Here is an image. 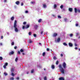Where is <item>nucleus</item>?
<instances>
[{
    "instance_id": "1",
    "label": "nucleus",
    "mask_w": 80,
    "mask_h": 80,
    "mask_svg": "<svg viewBox=\"0 0 80 80\" xmlns=\"http://www.w3.org/2000/svg\"><path fill=\"white\" fill-rule=\"evenodd\" d=\"M17 20H15L14 24V31L15 32H18V29L17 28Z\"/></svg>"
},
{
    "instance_id": "2",
    "label": "nucleus",
    "mask_w": 80,
    "mask_h": 80,
    "mask_svg": "<svg viewBox=\"0 0 80 80\" xmlns=\"http://www.w3.org/2000/svg\"><path fill=\"white\" fill-rule=\"evenodd\" d=\"M59 67L60 68V72L62 73H63V74L64 73V72H65V70H64L63 68H62V65H59Z\"/></svg>"
},
{
    "instance_id": "3",
    "label": "nucleus",
    "mask_w": 80,
    "mask_h": 80,
    "mask_svg": "<svg viewBox=\"0 0 80 80\" xmlns=\"http://www.w3.org/2000/svg\"><path fill=\"white\" fill-rule=\"evenodd\" d=\"M29 27H30L29 24H28L26 25V27L24 26H22V29H24V28H29Z\"/></svg>"
},
{
    "instance_id": "4",
    "label": "nucleus",
    "mask_w": 80,
    "mask_h": 80,
    "mask_svg": "<svg viewBox=\"0 0 80 80\" xmlns=\"http://www.w3.org/2000/svg\"><path fill=\"white\" fill-rule=\"evenodd\" d=\"M8 65V63L7 62H6L5 63V65L3 66V68H4L5 69H6V67H7V65Z\"/></svg>"
},
{
    "instance_id": "5",
    "label": "nucleus",
    "mask_w": 80,
    "mask_h": 80,
    "mask_svg": "<svg viewBox=\"0 0 80 80\" xmlns=\"http://www.w3.org/2000/svg\"><path fill=\"white\" fill-rule=\"evenodd\" d=\"M42 5H43V8H47V5H46L45 4H43Z\"/></svg>"
},
{
    "instance_id": "6",
    "label": "nucleus",
    "mask_w": 80,
    "mask_h": 80,
    "mask_svg": "<svg viewBox=\"0 0 80 80\" xmlns=\"http://www.w3.org/2000/svg\"><path fill=\"white\" fill-rule=\"evenodd\" d=\"M62 66L63 68H65L66 67V63L65 62H63L62 64Z\"/></svg>"
},
{
    "instance_id": "7",
    "label": "nucleus",
    "mask_w": 80,
    "mask_h": 80,
    "mask_svg": "<svg viewBox=\"0 0 80 80\" xmlns=\"http://www.w3.org/2000/svg\"><path fill=\"white\" fill-rule=\"evenodd\" d=\"M68 45L69 47H72L73 46V44L71 42H69Z\"/></svg>"
},
{
    "instance_id": "8",
    "label": "nucleus",
    "mask_w": 80,
    "mask_h": 80,
    "mask_svg": "<svg viewBox=\"0 0 80 80\" xmlns=\"http://www.w3.org/2000/svg\"><path fill=\"white\" fill-rule=\"evenodd\" d=\"M56 36H57V33H54L53 35V36L54 37H56Z\"/></svg>"
},
{
    "instance_id": "9",
    "label": "nucleus",
    "mask_w": 80,
    "mask_h": 80,
    "mask_svg": "<svg viewBox=\"0 0 80 80\" xmlns=\"http://www.w3.org/2000/svg\"><path fill=\"white\" fill-rule=\"evenodd\" d=\"M14 68H12V69H11V72H13L14 71Z\"/></svg>"
},
{
    "instance_id": "10",
    "label": "nucleus",
    "mask_w": 80,
    "mask_h": 80,
    "mask_svg": "<svg viewBox=\"0 0 80 80\" xmlns=\"http://www.w3.org/2000/svg\"><path fill=\"white\" fill-rule=\"evenodd\" d=\"M59 80H65V79H64V78L62 77L59 78Z\"/></svg>"
},
{
    "instance_id": "11",
    "label": "nucleus",
    "mask_w": 80,
    "mask_h": 80,
    "mask_svg": "<svg viewBox=\"0 0 80 80\" xmlns=\"http://www.w3.org/2000/svg\"><path fill=\"white\" fill-rule=\"evenodd\" d=\"M15 3L16 5H19V3H20V2L19 1H17Z\"/></svg>"
},
{
    "instance_id": "12",
    "label": "nucleus",
    "mask_w": 80,
    "mask_h": 80,
    "mask_svg": "<svg viewBox=\"0 0 80 80\" xmlns=\"http://www.w3.org/2000/svg\"><path fill=\"white\" fill-rule=\"evenodd\" d=\"M68 10L70 12H72V8H69Z\"/></svg>"
},
{
    "instance_id": "13",
    "label": "nucleus",
    "mask_w": 80,
    "mask_h": 80,
    "mask_svg": "<svg viewBox=\"0 0 80 80\" xmlns=\"http://www.w3.org/2000/svg\"><path fill=\"white\" fill-rule=\"evenodd\" d=\"M14 52H13L12 51L11 52H10L9 53V55H13V54Z\"/></svg>"
},
{
    "instance_id": "14",
    "label": "nucleus",
    "mask_w": 80,
    "mask_h": 80,
    "mask_svg": "<svg viewBox=\"0 0 80 80\" xmlns=\"http://www.w3.org/2000/svg\"><path fill=\"white\" fill-rule=\"evenodd\" d=\"M31 73H34V69H32L31 71Z\"/></svg>"
},
{
    "instance_id": "15",
    "label": "nucleus",
    "mask_w": 80,
    "mask_h": 80,
    "mask_svg": "<svg viewBox=\"0 0 80 80\" xmlns=\"http://www.w3.org/2000/svg\"><path fill=\"white\" fill-rule=\"evenodd\" d=\"M60 41V38H58L57 40V42H59Z\"/></svg>"
},
{
    "instance_id": "16",
    "label": "nucleus",
    "mask_w": 80,
    "mask_h": 80,
    "mask_svg": "<svg viewBox=\"0 0 80 80\" xmlns=\"http://www.w3.org/2000/svg\"><path fill=\"white\" fill-rule=\"evenodd\" d=\"M51 67L52 69H54L55 68V66L53 65H52L51 66Z\"/></svg>"
},
{
    "instance_id": "17",
    "label": "nucleus",
    "mask_w": 80,
    "mask_h": 80,
    "mask_svg": "<svg viewBox=\"0 0 80 80\" xmlns=\"http://www.w3.org/2000/svg\"><path fill=\"white\" fill-rule=\"evenodd\" d=\"M31 4H34V3H35V2L34 1H32L31 2Z\"/></svg>"
},
{
    "instance_id": "18",
    "label": "nucleus",
    "mask_w": 80,
    "mask_h": 80,
    "mask_svg": "<svg viewBox=\"0 0 80 80\" xmlns=\"http://www.w3.org/2000/svg\"><path fill=\"white\" fill-rule=\"evenodd\" d=\"M33 42L32 41V40H29V43H32Z\"/></svg>"
},
{
    "instance_id": "19",
    "label": "nucleus",
    "mask_w": 80,
    "mask_h": 80,
    "mask_svg": "<svg viewBox=\"0 0 80 80\" xmlns=\"http://www.w3.org/2000/svg\"><path fill=\"white\" fill-rule=\"evenodd\" d=\"M74 11H75V13H77V9H76V8H74Z\"/></svg>"
},
{
    "instance_id": "20",
    "label": "nucleus",
    "mask_w": 80,
    "mask_h": 80,
    "mask_svg": "<svg viewBox=\"0 0 80 80\" xmlns=\"http://www.w3.org/2000/svg\"><path fill=\"white\" fill-rule=\"evenodd\" d=\"M58 18H61L62 17H61V16H60V15H58Z\"/></svg>"
},
{
    "instance_id": "21",
    "label": "nucleus",
    "mask_w": 80,
    "mask_h": 80,
    "mask_svg": "<svg viewBox=\"0 0 80 80\" xmlns=\"http://www.w3.org/2000/svg\"><path fill=\"white\" fill-rule=\"evenodd\" d=\"M64 21H65V22H67V20H68V19H67V18H64Z\"/></svg>"
},
{
    "instance_id": "22",
    "label": "nucleus",
    "mask_w": 80,
    "mask_h": 80,
    "mask_svg": "<svg viewBox=\"0 0 80 80\" xmlns=\"http://www.w3.org/2000/svg\"><path fill=\"white\" fill-rule=\"evenodd\" d=\"M54 8H57V5L54 4Z\"/></svg>"
},
{
    "instance_id": "23",
    "label": "nucleus",
    "mask_w": 80,
    "mask_h": 80,
    "mask_svg": "<svg viewBox=\"0 0 80 80\" xmlns=\"http://www.w3.org/2000/svg\"><path fill=\"white\" fill-rule=\"evenodd\" d=\"M63 45H65V46H67V43L65 42L63 43Z\"/></svg>"
},
{
    "instance_id": "24",
    "label": "nucleus",
    "mask_w": 80,
    "mask_h": 80,
    "mask_svg": "<svg viewBox=\"0 0 80 80\" xmlns=\"http://www.w3.org/2000/svg\"><path fill=\"white\" fill-rule=\"evenodd\" d=\"M21 52H24V50L22 49H21L20 50Z\"/></svg>"
},
{
    "instance_id": "25",
    "label": "nucleus",
    "mask_w": 80,
    "mask_h": 80,
    "mask_svg": "<svg viewBox=\"0 0 80 80\" xmlns=\"http://www.w3.org/2000/svg\"><path fill=\"white\" fill-rule=\"evenodd\" d=\"M15 62H17L18 61V58H16L15 59Z\"/></svg>"
},
{
    "instance_id": "26",
    "label": "nucleus",
    "mask_w": 80,
    "mask_h": 80,
    "mask_svg": "<svg viewBox=\"0 0 80 80\" xmlns=\"http://www.w3.org/2000/svg\"><path fill=\"white\" fill-rule=\"evenodd\" d=\"M10 79L11 80H14V78H13V77H11L10 78Z\"/></svg>"
},
{
    "instance_id": "27",
    "label": "nucleus",
    "mask_w": 80,
    "mask_h": 80,
    "mask_svg": "<svg viewBox=\"0 0 80 80\" xmlns=\"http://www.w3.org/2000/svg\"><path fill=\"white\" fill-rule=\"evenodd\" d=\"M14 19V17H12L11 18V20H13V19Z\"/></svg>"
},
{
    "instance_id": "28",
    "label": "nucleus",
    "mask_w": 80,
    "mask_h": 80,
    "mask_svg": "<svg viewBox=\"0 0 80 80\" xmlns=\"http://www.w3.org/2000/svg\"><path fill=\"white\" fill-rule=\"evenodd\" d=\"M4 74L5 75V76H7V75H8L7 73L6 72H5L4 73Z\"/></svg>"
},
{
    "instance_id": "29",
    "label": "nucleus",
    "mask_w": 80,
    "mask_h": 80,
    "mask_svg": "<svg viewBox=\"0 0 80 80\" xmlns=\"http://www.w3.org/2000/svg\"><path fill=\"white\" fill-rule=\"evenodd\" d=\"M41 21H42V19H40L38 20V22H39V23H40V22H41Z\"/></svg>"
},
{
    "instance_id": "30",
    "label": "nucleus",
    "mask_w": 80,
    "mask_h": 80,
    "mask_svg": "<svg viewBox=\"0 0 80 80\" xmlns=\"http://www.w3.org/2000/svg\"><path fill=\"white\" fill-rule=\"evenodd\" d=\"M11 75H12V76L13 77H14V76H15V75H14V74L13 73H11Z\"/></svg>"
},
{
    "instance_id": "31",
    "label": "nucleus",
    "mask_w": 80,
    "mask_h": 80,
    "mask_svg": "<svg viewBox=\"0 0 80 80\" xmlns=\"http://www.w3.org/2000/svg\"><path fill=\"white\" fill-rule=\"evenodd\" d=\"M63 5H61L60 7L61 8H63Z\"/></svg>"
},
{
    "instance_id": "32",
    "label": "nucleus",
    "mask_w": 80,
    "mask_h": 80,
    "mask_svg": "<svg viewBox=\"0 0 80 80\" xmlns=\"http://www.w3.org/2000/svg\"><path fill=\"white\" fill-rule=\"evenodd\" d=\"M53 58L54 60H56L57 59V58H56V57H55V56H54Z\"/></svg>"
},
{
    "instance_id": "33",
    "label": "nucleus",
    "mask_w": 80,
    "mask_h": 80,
    "mask_svg": "<svg viewBox=\"0 0 80 80\" xmlns=\"http://www.w3.org/2000/svg\"><path fill=\"white\" fill-rule=\"evenodd\" d=\"M56 65H58V61H57L56 62Z\"/></svg>"
},
{
    "instance_id": "34",
    "label": "nucleus",
    "mask_w": 80,
    "mask_h": 80,
    "mask_svg": "<svg viewBox=\"0 0 80 80\" xmlns=\"http://www.w3.org/2000/svg\"><path fill=\"white\" fill-rule=\"evenodd\" d=\"M44 80H47V77H45L44 78Z\"/></svg>"
},
{
    "instance_id": "35",
    "label": "nucleus",
    "mask_w": 80,
    "mask_h": 80,
    "mask_svg": "<svg viewBox=\"0 0 80 80\" xmlns=\"http://www.w3.org/2000/svg\"><path fill=\"white\" fill-rule=\"evenodd\" d=\"M69 36L70 37H72V36H73V34H71L69 35Z\"/></svg>"
},
{
    "instance_id": "36",
    "label": "nucleus",
    "mask_w": 80,
    "mask_h": 80,
    "mask_svg": "<svg viewBox=\"0 0 80 80\" xmlns=\"http://www.w3.org/2000/svg\"><path fill=\"white\" fill-rule=\"evenodd\" d=\"M2 59H3V58H2V57H0V60H2Z\"/></svg>"
},
{
    "instance_id": "37",
    "label": "nucleus",
    "mask_w": 80,
    "mask_h": 80,
    "mask_svg": "<svg viewBox=\"0 0 80 80\" xmlns=\"http://www.w3.org/2000/svg\"><path fill=\"white\" fill-rule=\"evenodd\" d=\"M45 52H43V53H42V55L43 56H45Z\"/></svg>"
},
{
    "instance_id": "38",
    "label": "nucleus",
    "mask_w": 80,
    "mask_h": 80,
    "mask_svg": "<svg viewBox=\"0 0 80 80\" xmlns=\"http://www.w3.org/2000/svg\"><path fill=\"white\" fill-rule=\"evenodd\" d=\"M43 33V31H41V34H42Z\"/></svg>"
},
{
    "instance_id": "39",
    "label": "nucleus",
    "mask_w": 80,
    "mask_h": 80,
    "mask_svg": "<svg viewBox=\"0 0 80 80\" xmlns=\"http://www.w3.org/2000/svg\"><path fill=\"white\" fill-rule=\"evenodd\" d=\"M26 23H27V22H23V25H25V24H26Z\"/></svg>"
},
{
    "instance_id": "40",
    "label": "nucleus",
    "mask_w": 80,
    "mask_h": 80,
    "mask_svg": "<svg viewBox=\"0 0 80 80\" xmlns=\"http://www.w3.org/2000/svg\"><path fill=\"white\" fill-rule=\"evenodd\" d=\"M33 36L34 37H37V35L36 34H34Z\"/></svg>"
},
{
    "instance_id": "41",
    "label": "nucleus",
    "mask_w": 80,
    "mask_h": 80,
    "mask_svg": "<svg viewBox=\"0 0 80 80\" xmlns=\"http://www.w3.org/2000/svg\"><path fill=\"white\" fill-rule=\"evenodd\" d=\"M21 6H23V2H22L21 3Z\"/></svg>"
},
{
    "instance_id": "42",
    "label": "nucleus",
    "mask_w": 80,
    "mask_h": 80,
    "mask_svg": "<svg viewBox=\"0 0 80 80\" xmlns=\"http://www.w3.org/2000/svg\"><path fill=\"white\" fill-rule=\"evenodd\" d=\"M12 45H14V42H12Z\"/></svg>"
},
{
    "instance_id": "43",
    "label": "nucleus",
    "mask_w": 80,
    "mask_h": 80,
    "mask_svg": "<svg viewBox=\"0 0 80 80\" xmlns=\"http://www.w3.org/2000/svg\"><path fill=\"white\" fill-rule=\"evenodd\" d=\"M31 34H32V33H31V32H29V35H31Z\"/></svg>"
},
{
    "instance_id": "44",
    "label": "nucleus",
    "mask_w": 80,
    "mask_h": 80,
    "mask_svg": "<svg viewBox=\"0 0 80 80\" xmlns=\"http://www.w3.org/2000/svg\"><path fill=\"white\" fill-rule=\"evenodd\" d=\"M76 27H78V24H76Z\"/></svg>"
},
{
    "instance_id": "45",
    "label": "nucleus",
    "mask_w": 80,
    "mask_h": 80,
    "mask_svg": "<svg viewBox=\"0 0 80 80\" xmlns=\"http://www.w3.org/2000/svg\"><path fill=\"white\" fill-rule=\"evenodd\" d=\"M16 79H17V80H18L19 79V78L18 77H17Z\"/></svg>"
},
{
    "instance_id": "46",
    "label": "nucleus",
    "mask_w": 80,
    "mask_h": 80,
    "mask_svg": "<svg viewBox=\"0 0 80 80\" xmlns=\"http://www.w3.org/2000/svg\"><path fill=\"white\" fill-rule=\"evenodd\" d=\"M28 11H26L25 12V13H28Z\"/></svg>"
},
{
    "instance_id": "47",
    "label": "nucleus",
    "mask_w": 80,
    "mask_h": 80,
    "mask_svg": "<svg viewBox=\"0 0 80 80\" xmlns=\"http://www.w3.org/2000/svg\"><path fill=\"white\" fill-rule=\"evenodd\" d=\"M18 54H20V51H18Z\"/></svg>"
},
{
    "instance_id": "48",
    "label": "nucleus",
    "mask_w": 80,
    "mask_h": 80,
    "mask_svg": "<svg viewBox=\"0 0 80 80\" xmlns=\"http://www.w3.org/2000/svg\"><path fill=\"white\" fill-rule=\"evenodd\" d=\"M78 34H79V33H76V36H78Z\"/></svg>"
},
{
    "instance_id": "49",
    "label": "nucleus",
    "mask_w": 80,
    "mask_h": 80,
    "mask_svg": "<svg viewBox=\"0 0 80 80\" xmlns=\"http://www.w3.org/2000/svg\"><path fill=\"white\" fill-rule=\"evenodd\" d=\"M17 46H15L14 47V49H17Z\"/></svg>"
},
{
    "instance_id": "50",
    "label": "nucleus",
    "mask_w": 80,
    "mask_h": 80,
    "mask_svg": "<svg viewBox=\"0 0 80 80\" xmlns=\"http://www.w3.org/2000/svg\"><path fill=\"white\" fill-rule=\"evenodd\" d=\"M4 2H7V0H4Z\"/></svg>"
},
{
    "instance_id": "51",
    "label": "nucleus",
    "mask_w": 80,
    "mask_h": 80,
    "mask_svg": "<svg viewBox=\"0 0 80 80\" xmlns=\"http://www.w3.org/2000/svg\"><path fill=\"white\" fill-rule=\"evenodd\" d=\"M47 51H49V48H47Z\"/></svg>"
},
{
    "instance_id": "52",
    "label": "nucleus",
    "mask_w": 80,
    "mask_h": 80,
    "mask_svg": "<svg viewBox=\"0 0 80 80\" xmlns=\"http://www.w3.org/2000/svg\"><path fill=\"white\" fill-rule=\"evenodd\" d=\"M52 17H55V15H52Z\"/></svg>"
},
{
    "instance_id": "53",
    "label": "nucleus",
    "mask_w": 80,
    "mask_h": 80,
    "mask_svg": "<svg viewBox=\"0 0 80 80\" xmlns=\"http://www.w3.org/2000/svg\"><path fill=\"white\" fill-rule=\"evenodd\" d=\"M61 57H63V54H61Z\"/></svg>"
},
{
    "instance_id": "54",
    "label": "nucleus",
    "mask_w": 80,
    "mask_h": 80,
    "mask_svg": "<svg viewBox=\"0 0 80 80\" xmlns=\"http://www.w3.org/2000/svg\"><path fill=\"white\" fill-rule=\"evenodd\" d=\"M3 36H2L1 37V38L2 39H3Z\"/></svg>"
},
{
    "instance_id": "55",
    "label": "nucleus",
    "mask_w": 80,
    "mask_h": 80,
    "mask_svg": "<svg viewBox=\"0 0 80 80\" xmlns=\"http://www.w3.org/2000/svg\"><path fill=\"white\" fill-rule=\"evenodd\" d=\"M75 47H77V44H75Z\"/></svg>"
},
{
    "instance_id": "56",
    "label": "nucleus",
    "mask_w": 80,
    "mask_h": 80,
    "mask_svg": "<svg viewBox=\"0 0 80 80\" xmlns=\"http://www.w3.org/2000/svg\"><path fill=\"white\" fill-rule=\"evenodd\" d=\"M0 45H2V43H0Z\"/></svg>"
},
{
    "instance_id": "57",
    "label": "nucleus",
    "mask_w": 80,
    "mask_h": 80,
    "mask_svg": "<svg viewBox=\"0 0 80 80\" xmlns=\"http://www.w3.org/2000/svg\"><path fill=\"white\" fill-rule=\"evenodd\" d=\"M75 49L76 50H77V48L75 47Z\"/></svg>"
},
{
    "instance_id": "58",
    "label": "nucleus",
    "mask_w": 80,
    "mask_h": 80,
    "mask_svg": "<svg viewBox=\"0 0 80 80\" xmlns=\"http://www.w3.org/2000/svg\"><path fill=\"white\" fill-rule=\"evenodd\" d=\"M27 74H28V73H29V72H27Z\"/></svg>"
},
{
    "instance_id": "59",
    "label": "nucleus",
    "mask_w": 80,
    "mask_h": 80,
    "mask_svg": "<svg viewBox=\"0 0 80 80\" xmlns=\"http://www.w3.org/2000/svg\"><path fill=\"white\" fill-rule=\"evenodd\" d=\"M78 12H80V10H78Z\"/></svg>"
},
{
    "instance_id": "60",
    "label": "nucleus",
    "mask_w": 80,
    "mask_h": 80,
    "mask_svg": "<svg viewBox=\"0 0 80 80\" xmlns=\"http://www.w3.org/2000/svg\"><path fill=\"white\" fill-rule=\"evenodd\" d=\"M22 54H23V55H25V53H22Z\"/></svg>"
},
{
    "instance_id": "61",
    "label": "nucleus",
    "mask_w": 80,
    "mask_h": 80,
    "mask_svg": "<svg viewBox=\"0 0 80 80\" xmlns=\"http://www.w3.org/2000/svg\"><path fill=\"white\" fill-rule=\"evenodd\" d=\"M43 70H45V68H44L43 69Z\"/></svg>"
},
{
    "instance_id": "62",
    "label": "nucleus",
    "mask_w": 80,
    "mask_h": 80,
    "mask_svg": "<svg viewBox=\"0 0 80 80\" xmlns=\"http://www.w3.org/2000/svg\"><path fill=\"white\" fill-rule=\"evenodd\" d=\"M7 33L8 35V34H9V33H8V32H7Z\"/></svg>"
},
{
    "instance_id": "63",
    "label": "nucleus",
    "mask_w": 80,
    "mask_h": 80,
    "mask_svg": "<svg viewBox=\"0 0 80 80\" xmlns=\"http://www.w3.org/2000/svg\"><path fill=\"white\" fill-rule=\"evenodd\" d=\"M41 44H42L41 43H39V45H41Z\"/></svg>"
},
{
    "instance_id": "64",
    "label": "nucleus",
    "mask_w": 80,
    "mask_h": 80,
    "mask_svg": "<svg viewBox=\"0 0 80 80\" xmlns=\"http://www.w3.org/2000/svg\"><path fill=\"white\" fill-rule=\"evenodd\" d=\"M79 50H80V49H79Z\"/></svg>"
}]
</instances>
